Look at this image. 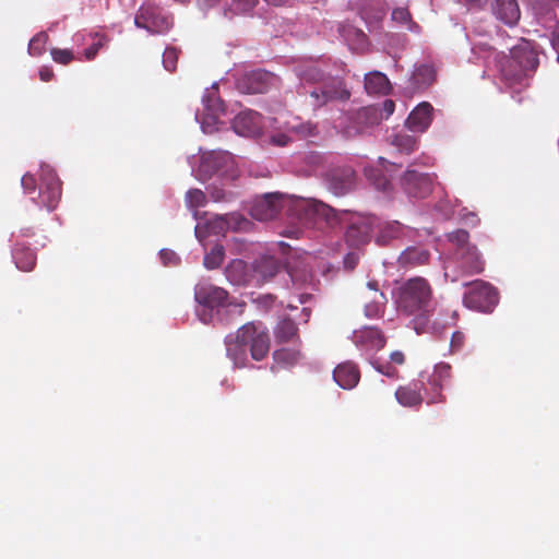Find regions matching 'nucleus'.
Listing matches in <instances>:
<instances>
[{"label": "nucleus", "mask_w": 559, "mask_h": 559, "mask_svg": "<svg viewBox=\"0 0 559 559\" xmlns=\"http://www.w3.org/2000/svg\"><path fill=\"white\" fill-rule=\"evenodd\" d=\"M283 209H287L289 214L307 228L320 222L332 224L334 221H342L334 209L319 200L280 192H270L255 198L249 212L252 218L264 222L273 219Z\"/></svg>", "instance_id": "1"}, {"label": "nucleus", "mask_w": 559, "mask_h": 559, "mask_svg": "<svg viewBox=\"0 0 559 559\" xmlns=\"http://www.w3.org/2000/svg\"><path fill=\"white\" fill-rule=\"evenodd\" d=\"M393 296L397 311L413 317L409 324L417 334H438L444 329V324L430 320L433 310L432 293L425 278H409L396 288Z\"/></svg>", "instance_id": "2"}, {"label": "nucleus", "mask_w": 559, "mask_h": 559, "mask_svg": "<svg viewBox=\"0 0 559 559\" xmlns=\"http://www.w3.org/2000/svg\"><path fill=\"white\" fill-rule=\"evenodd\" d=\"M226 353L235 367H245L248 352L254 360L263 359L270 348L266 328L261 323L243 324L235 334L225 338Z\"/></svg>", "instance_id": "3"}, {"label": "nucleus", "mask_w": 559, "mask_h": 559, "mask_svg": "<svg viewBox=\"0 0 559 559\" xmlns=\"http://www.w3.org/2000/svg\"><path fill=\"white\" fill-rule=\"evenodd\" d=\"M538 66L537 51L533 44L524 38L510 48V57L499 60L501 79L513 92H520L528 85L531 74Z\"/></svg>", "instance_id": "4"}, {"label": "nucleus", "mask_w": 559, "mask_h": 559, "mask_svg": "<svg viewBox=\"0 0 559 559\" xmlns=\"http://www.w3.org/2000/svg\"><path fill=\"white\" fill-rule=\"evenodd\" d=\"M21 186L33 203L48 212H52L60 202L61 181L55 169L46 163L40 164L36 174L26 173L21 179Z\"/></svg>", "instance_id": "5"}, {"label": "nucleus", "mask_w": 559, "mask_h": 559, "mask_svg": "<svg viewBox=\"0 0 559 559\" xmlns=\"http://www.w3.org/2000/svg\"><path fill=\"white\" fill-rule=\"evenodd\" d=\"M195 314L203 323L224 321L225 314L242 312L243 305L228 301V294L222 287L201 282L195 285Z\"/></svg>", "instance_id": "6"}, {"label": "nucleus", "mask_w": 559, "mask_h": 559, "mask_svg": "<svg viewBox=\"0 0 559 559\" xmlns=\"http://www.w3.org/2000/svg\"><path fill=\"white\" fill-rule=\"evenodd\" d=\"M192 175L199 181H206L216 176L224 180H235L239 176L238 164L233 154L227 151L199 150V155L188 157Z\"/></svg>", "instance_id": "7"}, {"label": "nucleus", "mask_w": 559, "mask_h": 559, "mask_svg": "<svg viewBox=\"0 0 559 559\" xmlns=\"http://www.w3.org/2000/svg\"><path fill=\"white\" fill-rule=\"evenodd\" d=\"M296 75L302 85L320 83L310 92V105L320 108L331 100H346L350 93L338 79L326 81L325 73L314 63L299 66L296 68Z\"/></svg>", "instance_id": "8"}, {"label": "nucleus", "mask_w": 559, "mask_h": 559, "mask_svg": "<svg viewBox=\"0 0 559 559\" xmlns=\"http://www.w3.org/2000/svg\"><path fill=\"white\" fill-rule=\"evenodd\" d=\"M352 341L356 347L367 356L369 362L378 372L389 378H393L395 376V368L390 364L380 362L378 359H373L372 357L373 353L380 350L385 345V338L379 329L374 326H364L359 330H355L352 334Z\"/></svg>", "instance_id": "9"}, {"label": "nucleus", "mask_w": 559, "mask_h": 559, "mask_svg": "<svg viewBox=\"0 0 559 559\" xmlns=\"http://www.w3.org/2000/svg\"><path fill=\"white\" fill-rule=\"evenodd\" d=\"M251 226V222L239 213L213 215L205 222H198L194 234L197 239L202 242L207 236H221L227 230L248 231Z\"/></svg>", "instance_id": "10"}, {"label": "nucleus", "mask_w": 559, "mask_h": 559, "mask_svg": "<svg viewBox=\"0 0 559 559\" xmlns=\"http://www.w3.org/2000/svg\"><path fill=\"white\" fill-rule=\"evenodd\" d=\"M226 116L227 110L217 94V83H213L203 94L202 108L197 110L195 120L200 123L201 130L210 134L218 129Z\"/></svg>", "instance_id": "11"}, {"label": "nucleus", "mask_w": 559, "mask_h": 559, "mask_svg": "<svg viewBox=\"0 0 559 559\" xmlns=\"http://www.w3.org/2000/svg\"><path fill=\"white\" fill-rule=\"evenodd\" d=\"M134 25L150 35H162L173 27V19L155 4L144 3L135 14Z\"/></svg>", "instance_id": "12"}, {"label": "nucleus", "mask_w": 559, "mask_h": 559, "mask_svg": "<svg viewBox=\"0 0 559 559\" xmlns=\"http://www.w3.org/2000/svg\"><path fill=\"white\" fill-rule=\"evenodd\" d=\"M382 120L383 116L377 106H367L355 114L343 117L337 128L345 136L352 138L365 132L370 127L379 124Z\"/></svg>", "instance_id": "13"}, {"label": "nucleus", "mask_w": 559, "mask_h": 559, "mask_svg": "<svg viewBox=\"0 0 559 559\" xmlns=\"http://www.w3.org/2000/svg\"><path fill=\"white\" fill-rule=\"evenodd\" d=\"M498 300L497 290L483 281L471 283L463 297V302L467 308L480 312H491L498 305Z\"/></svg>", "instance_id": "14"}, {"label": "nucleus", "mask_w": 559, "mask_h": 559, "mask_svg": "<svg viewBox=\"0 0 559 559\" xmlns=\"http://www.w3.org/2000/svg\"><path fill=\"white\" fill-rule=\"evenodd\" d=\"M374 240L379 246L389 245L395 239L415 240L418 230L401 224L397 221H381L377 217V224L373 225Z\"/></svg>", "instance_id": "15"}, {"label": "nucleus", "mask_w": 559, "mask_h": 559, "mask_svg": "<svg viewBox=\"0 0 559 559\" xmlns=\"http://www.w3.org/2000/svg\"><path fill=\"white\" fill-rule=\"evenodd\" d=\"M349 225L345 233L346 241L354 247L368 242L371 236H374L373 225L377 224V217L372 215L352 214Z\"/></svg>", "instance_id": "16"}, {"label": "nucleus", "mask_w": 559, "mask_h": 559, "mask_svg": "<svg viewBox=\"0 0 559 559\" xmlns=\"http://www.w3.org/2000/svg\"><path fill=\"white\" fill-rule=\"evenodd\" d=\"M400 169L395 163H389L379 157L377 164L365 167V175L376 189L386 192L391 188L392 179Z\"/></svg>", "instance_id": "17"}, {"label": "nucleus", "mask_w": 559, "mask_h": 559, "mask_svg": "<svg viewBox=\"0 0 559 559\" xmlns=\"http://www.w3.org/2000/svg\"><path fill=\"white\" fill-rule=\"evenodd\" d=\"M276 82V76L272 73L258 69L245 73L237 79L236 86L243 94L265 93L271 85Z\"/></svg>", "instance_id": "18"}, {"label": "nucleus", "mask_w": 559, "mask_h": 559, "mask_svg": "<svg viewBox=\"0 0 559 559\" xmlns=\"http://www.w3.org/2000/svg\"><path fill=\"white\" fill-rule=\"evenodd\" d=\"M404 191L412 198L423 199L431 192L432 180L428 174L408 169L401 179Z\"/></svg>", "instance_id": "19"}, {"label": "nucleus", "mask_w": 559, "mask_h": 559, "mask_svg": "<svg viewBox=\"0 0 559 559\" xmlns=\"http://www.w3.org/2000/svg\"><path fill=\"white\" fill-rule=\"evenodd\" d=\"M311 255L302 254L296 261L287 262V274L292 280L293 286L297 289L313 287V275L309 269Z\"/></svg>", "instance_id": "20"}, {"label": "nucleus", "mask_w": 559, "mask_h": 559, "mask_svg": "<svg viewBox=\"0 0 559 559\" xmlns=\"http://www.w3.org/2000/svg\"><path fill=\"white\" fill-rule=\"evenodd\" d=\"M449 379L450 366L444 362L436 365L431 374L427 378L429 388H425V394L428 403H438L442 401L441 391Z\"/></svg>", "instance_id": "21"}, {"label": "nucleus", "mask_w": 559, "mask_h": 559, "mask_svg": "<svg viewBox=\"0 0 559 559\" xmlns=\"http://www.w3.org/2000/svg\"><path fill=\"white\" fill-rule=\"evenodd\" d=\"M234 131L241 136H257L260 134L263 123L261 116L253 110L240 111L231 122Z\"/></svg>", "instance_id": "22"}, {"label": "nucleus", "mask_w": 559, "mask_h": 559, "mask_svg": "<svg viewBox=\"0 0 559 559\" xmlns=\"http://www.w3.org/2000/svg\"><path fill=\"white\" fill-rule=\"evenodd\" d=\"M490 11L495 19L507 26H514L521 17L516 0H490Z\"/></svg>", "instance_id": "23"}, {"label": "nucleus", "mask_w": 559, "mask_h": 559, "mask_svg": "<svg viewBox=\"0 0 559 559\" xmlns=\"http://www.w3.org/2000/svg\"><path fill=\"white\" fill-rule=\"evenodd\" d=\"M355 183V174L350 167L333 169L326 175L329 190L335 195L346 194Z\"/></svg>", "instance_id": "24"}, {"label": "nucleus", "mask_w": 559, "mask_h": 559, "mask_svg": "<svg viewBox=\"0 0 559 559\" xmlns=\"http://www.w3.org/2000/svg\"><path fill=\"white\" fill-rule=\"evenodd\" d=\"M433 107L423 102L418 104L408 115L406 127L412 132H425L432 122Z\"/></svg>", "instance_id": "25"}, {"label": "nucleus", "mask_w": 559, "mask_h": 559, "mask_svg": "<svg viewBox=\"0 0 559 559\" xmlns=\"http://www.w3.org/2000/svg\"><path fill=\"white\" fill-rule=\"evenodd\" d=\"M227 281L237 286L255 284L253 264L248 265L240 259L233 260L225 269Z\"/></svg>", "instance_id": "26"}, {"label": "nucleus", "mask_w": 559, "mask_h": 559, "mask_svg": "<svg viewBox=\"0 0 559 559\" xmlns=\"http://www.w3.org/2000/svg\"><path fill=\"white\" fill-rule=\"evenodd\" d=\"M333 379L342 389L352 390L358 384L360 373L354 362L345 361L334 369Z\"/></svg>", "instance_id": "27"}, {"label": "nucleus", "mask_w": 559, "mask_h": 559, "mask_svg": "<svg viewBox=\"0 0 559 559\" xmlns=\"http://www.w3.org/2000/svg\"><path fill=\"white\" fill-rule=\"evenodd\" d=\"M424 381L411 382L407 385L400 386L395 392L397 402L404 407H417L424 401L421 390Z\"/></svg>", "instance_id": "28"}, {"label": "nucleus", "mask_w": 559, "mask_h": 559, "mask_svg": "<svg viewBox=\"0 0 559 559\" xmlns=\"http://www.w3.org/2000/svg\"><path fill=\"white\" fill-rule=\"evenodd\" d=\"M280 270L278 261L270 253L262 254L253 263L255 284H261L272 278Z\"/></svg>", "instance_id": "29"}, {"label": "nucleus", "mask_w": 559, "mask_h": 559, "mask_svg": "<svg viewBox=\"0 0 559 559\" xmlns=\"http://www.w3.org/2000/svg\"><path fill=\"white\" fill-rule=\"evenodd\" d=\"M429 252L418 246H409L401 252L397 262L401 266L411 269L426 264L429 260Z\"/></svg>", "instance_id": "30"}, {"label": "nucleus", "mask_w": 559, "mask_h": 559, "mask_svg": "<svg viewBox=\"0 0 559 559\" xmlns=\"http://www.w3.org/2000/svg\"><path fill=\"white\" fill-rule=\"evenodd\" d=\"M391 88L386 75L380 71H371L365 75V90L370 95H384Z\"/></svg>", "instance_id": "31"}, {"label": "nucleus", "mask_w": 559, "mask_h": 559, "mask_svg": "<svg viewBox=\"0 0 559 559\" xmlns=\"http://www.w3.org/2000/svg\"><path fill=\"white\" fill-rule=\"evenodd\" d=\"M273 371L277 368H290L301 359V353L296 348H280L273 353Z\"/></svg>", "instance_id": "32"}, {"label": "nucleus", "mask_w": 559, "mask_h": 559, "mask_svg": "<svg viewBox=\"0 0 559 559\" xmlns=\"http://www.w3.org/2000/svg\"><path fill=\"white\" fill-rule=\"evenodd\" d=\"M436 76V72L430 64H420L415 68L409 79L414 90H419L430 85Z\"/></svg>", "instance_id": "33"}, {"label": "nucleus", "mask_w": 559, "mask_h": 559, "mask_svg": "<svg viewBox=\"0 0 559 559\" xmlns=\"http://www.w3.org/2000/svg\"><path fill=\"white\" fill-rule=\"evenodd\" d=\"M457 254L462 258L467 272L480 273L484 270V262L476 247L466 246V248L457 252Z\"/></svg>", "instance_id": "34"}, {"label": "nucleus", "mask_w": 559, "mask_h": 559, "mask_svg": "<svg viewBox=\"0 0 559 559\" xmlns=\"http://www.w3.org/2000/svg\"><path fill=\"white\" fill-rule=\"evenodd\" d=\"M258 0H225L223 15L231 17L234 15L247 14L253 10Z\"/></svg>", "instance_id": "35"}, {"label": "nucleus", "mask_w": 559, "mask_h": 559, "mask_svg": "<svg viewBox=\"0 0 559 559\" xmlns=\"http://www.w3.org/2000/svg\"><path fill=\"white\" fill-rule=\"evenodd\" d=\"M12 258L16 267L21 271H31L35 265L36 255L29 249L23 246H16L12 251Z\"/></svg>", "instance_id": "36"}, {"label": "nucleus", "mask_w": 559, "mask_h": 559, "mask_svg": "<svg viewBox=\"0 0 559 559\" xmlns=\"http://www.w3.org/2000/svg\"><path fill=\"white\" fill-rule=\"evenodd\" d=\"M368 287L374 292V296L370 302L366 304L365 316L369 319H376L382 313V308L386 302V298L383 293L378 292L377 284L374 282H369Z\"/></svg>", "instance_id": "37"}, {"label": "nucleus", "mask_w": 559, "mask_h": 559, "mask_svg": "<svg viewBox=\"0 0 559 559\" xmlns=\"http://www.w3.org/2000/svg\"><path fill=\"white\" fill-rule=\"evenodd\" d=\"M297 332V325L290 319L281 320L274 330L276 340L283 343L293 341L295 337H298Z\"/></svg>", "instance_id": "38"}, {"label": "nucleus", "mask_w": 559, "mask_h": 559, "mask_svg": "<svg viewBox=\"0 0 559 559\" xmlns=\"http://www.w3.org/2000/svg\"><path fill=\"white\" fill-rule=\"evenodd\" d=\"M391 145L399 152L409 154L416 146V140L413 135L405 132H397L390 136Z\"/></svg>", "instance_id": "39"}, {"label": "nucleus", "mask_w": 559, "mask_h": 559, "mask_svg": "<svg viewBox=\"0 0 559 559\" xmlns=\"http://www.w3.org/2000/svg\"><path fill=\"white\" fill-rule=\"evenodd\" d=\"M186 204L193 212L194 219L200 221L198 209L206 204V197L200 189H190L186 193Z\"/></svg>", "instance_id": "40"}, {"label": "nucleus", "mask_w": 559, "mask_h": 559, "mask_svg": "<svg viewBox=\"0 0 559 559\" xmlns=\"http://www.w3.org/2000/svg\"><path fill=\"white\" fill-rule=\"evenodd\" d=\"M286 131L295 133L301 138L311 136L316 134V126L310 122H301L299 118L295 117L285 122Z\"/></svg>", "instance_id": "41"}, {"label": "nucleus", "mask_w": 559, "mask_h": 559, "mask_svg": "<svg viewBox=\"0 0 559 559\" xmlns=\"http://www.w3.org/2000/svg\"><path fill=\"white\" fill-rule=\"evenodd\" d=\"M392 21L405 25L406 29L412 33H419L420 28L417 23H415L407 8H395L391 14Z\"/></svg>", "instance_id": "42"}, {"label": "nucleus", "mask_w": 559, "mask_h": 559, "mask_svg": "<svg viewBox=\"0 0 559 559\" xmlns=\"http://www.w3.org/2000/svg\"><path fill=\"white\" fill-rule=\"evenodd\" d=\"M224 258V249L222 246H215L211 252L206 253L203 264L207 270H214L221 265Z\"/></svg>", "instance_id": "43"}, {"label": "nucleus", "mask_w": 559, "mask_h": 559, "mask_svg": "<svg viewBox=\"0 0 559 559\" xmlns=\"http://www.w3.org/2000/svg\"><path fill=\"white\" fill-rule=\"evenodd\" d=\"M92 40V44L90 45V47H87L84 51H83V57L85 60H93L96 55L98 53L99 49L102 47H104V45L106 44L107 39L105 36H99L98 34H94L93 35V39Z\"/></svg>", "instance_id": "44"}, {"label": "nucleus", "mask_w": 559, "mask_h": 559, "mask_svg": "<svg viewBox=\"0 0 559 559\" xmlns=\"http://www.w3.org/2000/svg\"><path fill=\"white\" fill-rule=\"evenodd\" d=\"M47 39L46 33H39L34 36L28 44V53L31 56H40L45 51Z\"/></svg>", "instance_id": "45"}, {"label": "nucleus", "mask_w": 559, "mask_h": 559, "mask_svg": "<svg viewBox=\"0 0 559 559\" xmlns=\"http://www.w3.org/2000/svg\"><path fill=\"white\" fill-rule=\"evenodd\" d=\"M50 55L52 60L60 64H68L74 59L73 52L69 49L52 48Z\"/></svg>", "instance_id": "46"}, {"label": "nucleus", "mask_w": 559, "mask_h": 559, "mask_svg": "<svg viewBox=\"0 0 559 559\" xmlns=\"http://www.w3.org/2000/svg\"><path fill=\"white\" fill-rule=\"evenodd\" d=\"M449 240L456 245L457 252H461L466 248V246H471L468 243V234L465 230L459 229L449 235Z\"/></svg>", "instance_id": "47"}, {"label": "nucleus", "mask_w": 559, "mask_h": 559, "mask_svg": "<svg viewBox=\"0 0 559 559\" xmlns=\"http://www.w3.org/2000/svg\"><path fill=\"white\" fill-rule=\"evenodd\" d=\"M178 55L175 48H166L163 53V66L167 71L176 69Z\"/></svg>", "instance_id": "48"}, {"label": "nucleus", "mask_w": 559, "mask_h": 559, "mask_svg": "<svg viewBox=\"0 0 559 559\" xmlns=\"http://www.w3.org/2000/svg\"><path fill=\"white\" fill-rule=\"evenodd\" d=\"M210 195L214 202H228L234 198V194L231 192L225 191L216 187H213L210 190Z\"/></svg>", "instance_id": "49"}, {"label": "nucleus", "mask_w": 559, "mask_h": 559, "mask_svg": "<svg viewBox=\"0 0 559 559\" xmlns=\"http://www.w3.org/2000/svg\"><path fill=\"white\" fill-rule=\"evenodd\" d=\"M159 258L162 263L166 266L176 265L179 262V257L176 254V252L168 249H162L159 251Z\"/></svg>", "instance_id": "50"}, {"label": "nucleus", "mask_w": 559, "mask_h": 559, "mask_svg": "<svg viewBox=\"0 0 559 559\" xmlns=\"http://www.w3.org/2000/svg\"><path fill=\"white\" fill-rule=\"evenodd\" d=\"M225 0H198L200 10L207 13L213 8H221L223 10Z\"/></svg>", "instance_id": "51"}, {"label": "nucleus", "mask_w": 559, "mask_h": 559, "mask_svg": "<svg viewBox=\"0 0 559 559\" xmlns=\"http://www.w3.org/2000/svg\"><path fill=\"white\" fill-rule=\"evenodd\" d=\"M383 116V119H388L395 109V104L391 99H385L380 106H377Z\"/></svg>", "instance_id": "52"}, {"label": "nucleus", "mask_w": 559, "mask_h": 559, "mask_svg": "<svg viewBox=\"0 0 559 559\" xmlns=\"http://www.w3.org/2000/svg\"><path fill=\"white\" fill-rule=\"evenodd\" d=\"M290 141L287 133H277L271 136V142L277 146H285Z\"/></svg>", "instance_id": "53"}, {"label": "nucleus", "mask_w": 559, "mask_h": 559, "mask_svg": "<svg viewBox=\"0 0 559 559\" xmlns=\"http://www.w3.org/2000/svg\"><path fill=\"white\" fill-rule=\"evenodd\" d=\"M464 343V334L462 332H454L451 337V348L459 350Z\"/></svg>", "instance_id": "54"}, {"label": "nucleus", "mask_w": 559, "mask_h": 559, "mask_svg": "<svg viewBox=\"0 0 559 559\" xmlns=\"http://www.w3.org/2000/svg\"><path fill=\"white\" fill-rule=\"evenodd\" d=\"M93 35L92 33H84V32H78L73 35V43L78 46L80 45H83V44H86L90 39H93Z\"/></svg>", "instance_id": "55"}, {"label": "nucleus", "mask_w": 559, "mask_h": 559, "mask_svg": "<svg viewBox=\"0 0 559 559\" xmlns=\"http://www.w3.org/2000/svg\"><path fill=\"white\" fill-rule=\"evenodd\" d=\"M358 263V255L357 253L355 252H350L348 254H346V257L344 258V265L346 269H354Z\"/></svg>", "instance_id": "56"}, {"label": "nucleus", "mask_w": 559, "mask_h": 559, "mask_svg": "<svg viewBox=\"0 0 559 559\" xmlns=\"http://www.w3.org/2000/svg\"><path fill=\"white\" fill-rule=\"evenodd\" d=\"M457 1L465 4L469 9H480L488 2V0H457Z\"/></svg>", "instance_id": "57"}, {"label": "nucleus", "mask_w": 559, "mask_h": 559, "mask_svg": "<svg viewBox=\"0 0 559 559\" xmlns=\"http://www.w3.org/2000/svg\"><path fill=\"white\" fill-rule=\"evenodd\" d=\"M53 76V72H52V69L49 68V67H43L40 70H39V78L41 81L44 82H48L52 79Z\"/></svg>", "instance_id": "58"}, {"label": "nucleus", "mask_w": 559, "mask_h": 559, "mask_svg": "<svg viewBox=\"0 0 559 559\" xmlns=\"http://www.w3.org/2000/svg\"><path fill=\"white\" fill-rule=\"evenodd\" d=\"M390 360L393 364L402 365L404 362V354L400 350H395L390 355Z\"/></svg>", "instance_id": "59"}, {"label": "nucleus", "mask_w": 559, "mask_h": 559, "mask_svg": "<svg viewBox=\"0 0 559 559\" xmlns=\"http://www.w3.org/2000/svg\"><path fill=\"white\" fill-rule=\"evenodd\" d=\"M551 45L558 52L557 60L559 62V27L552 34Z\"/></svg>", "instance_id": "60"}, {"label": "nucleus", "mask_w": 559, "mask_h": 559, "mask_svg": "<svg viewBox=\"0 0 559 559\" xmlns=\"http://www.w3.org/2000/svg\"><path fill=\"white\" fill-rule=\"evenodd\" d=\"M463 219L465 224L469 226H476L478 223V219L474 213H467L466 215H464Z\"/></svg>", "instance_id": "61"}, {"label": "nucleus", "mask_w": 559, "mask_h": 559, "mask_svg": "<svg viewBox=\"0 0 559 559\" xmlns=\"http://www.w3.org/2000/svg\"><path fill=\"white\" fill-rule=\"evenodd\" d=\"M266 3L271 4V5H282L286 2V0H264Z\"/></svg>", "instance_id": "62"}, {"label": "nucleus", "mask_w": 559, "mask_h": 559, "mask_svg": "<svg viewBox=\"0 0 559 559\" xmlns=\"http://www.w3.org/2000/svg\"><path fill=\"white\" fill-rule=\"evenodd\" d=\"M309 298H310V294H308V293H302L299 295L300 304H306Z\"/></svg>", "instance_id": "63"}, {"label": "nucleus", "mask_w": 559, "mask_h": 559, "mask_svg": "<svg viewBox=\"0 0 559 559\" xmlns=\"http://www.w3.org/2000/svg\"><path fill=\"white\" fill-rule=\"evenodd\" d=\"M302 312H304V314H305V321H307V320H308V318H309V316H310V310H309L308 308H304V309H302Z\"/></svg>", "instance_id": "64"}]
</instances>
